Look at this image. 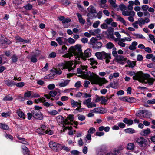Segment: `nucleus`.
<instances>
[{"mask_svg":"<svg viewBox=\"0 0 155 155\" xmlns=\"http://www.w3.org/2000/svg\"><path fill=\"white\" fill-rule=\"evenodd\" d=\"M77 71L78 74H81L82 78L89 80L93 84L101 86L108 82L105 78H101L94 73L88 72L86 66H81L80 68L77 69Z\"/></svg>","mask_w":155,"mask_h":155,"instance_id":"f257e3e1","label":"nucleus"},{"mask_svg":"<svg viewBox=\"0 0 155 155\" xmlns=\"http://www.w3.org/2000/svg\"><path fill=\"white\" fill-rule=\"evenodd\" d=\"M81 47V45H77L75 46H71L70 48V52L64 55L63 57L69 58L71 57L74 55L76 58L77 57L78 59L80 60V58L85 61L86 58L82 52Z\"/></svg>","mask_w":155,"mask_h":155,"instance_id":"f03ea898","label":"nucleus"},{"mask_svg":"<svg viewBox=\"0 0 155 155\" xmlns=\"http://www.w3.org/2000/svg\"><path fill=\"white\" fill-rule=\"evenodd\" d=\"M150 75L147 73H144L142 71L137 72L135 76L133 77L134 80H138L139 82L145 84L148 83L149 85H152L154 82L153 78H150Z\"/></svg>","mask_w":155,"mask_h":155,"instance_id":"7ed1b4c3","label":"nucleus"},{"mask_svg":"<svg viewBox=\"0 0 155 155\" xmlns=\"http://www.w3.org/2000/svg\"><path fill=\"white\" fill-rule=\"evenodd\" d=\"M76 65L74 61H69L65 64L62 63L59 64L58 65V68L55 69V72L57 74H61L62 72L61 70L65 68L68 69L69 71L73 72Z\"/></svg>","mask_w":155,"mask_h":155,"instance_id":"20e7f679","label":"nucleus"},{"mask_svg":"<svg viewBox=\"0 0 155 155\" xmlns=\"http://www.w3.org/2000/svg\"><path fill=\"white\" fill-rule=\"evenodd\" d=\"M95 55L98 59L101 60H105L107 63H108L111 59V54L107 53L104 51L97 52L95 53Z\"/></svg>","mask_w":155,"mask_h":155,"instance_id":"39448f33","label":"nucleus"},{"mask_svg":"<svg viewBox=\"0 0 155 155\" xmlns=\"http://www.w3.org/2000/svg\"><path fill=\"white\" fill-rule=\"evenodd\" d=\"M56 120L58 123L63 124L65 129H71V125L72 124L69 121H68L67 119L64 120L62 116H59L57 117Z\"/></svg>","mask_w":155,"mask_h":155,"instance_id":"423d86ee","label":"nucleus"},{"mask_svg":"<svg viewBox=\"0 0 155 155\" xmlns=\"http://www.w3.org/2000/svg\"><path fill=\"white\" fill-rule=\"evenodd\" d=\"M136 142L140 147H146L148 144L147 140L143 137H140L136 139Z\"/></svg>","mask_w":155,"mask_h":155,"instance_id":"0eeeda50","label":"nucleus"},{"mask_svg":"<svg viewBox=\"0 0 155 155\" xmlns=\"http://www.w3.org/2000/svg\"><path fill=\"white\" fill-rule=\"evenodd\" d=\"M115 59L117 62L122 65L128 61V60L127 58L124 57L122 55H119L117 56Z\"/></svg>","mask_w":155,"mask_h":155,"instance_id":"6e6552de","label":"nucleus"},{"mask_svg":"<svg viewBox=\"0 0 155 155\" xmlns=\"http://www.w3.org/2000/svg\"><path fill=\"white\" fill-rule=\"evenodd\" d=\"M33 117L35 119L39 120H42L43 118L42 114L40 112H38L36 110L33 111Z\"/></svg>","mask_w":155,"mask_h":155,"instance_id":"1a4fd4ad","label":"nucleus"},{"mask_svg":"<svg viewBox=\"0 0 155 155\" xmlns=\"http://www.w3.org/2000/svg\"><path fill=\"white\" fill-rule=\"evenodd\" d=\"M87 10L88 13L87 14H90L91 15L93 16L95 18L96 17L95 15L94 14L95 13H97V12L96 11V8L92 5H90L87 8Z\"/></svg>","mask_w":155,"mask_h":155,"instance_id":"9d476101","label":"nucleus"},{"mask_svg":"<svg viewBox=\"0 0 155 155\" xmlns=\"http://www.w3.org/2000/svg\"><path fill=\"white\" fill-rule=\"evenodd\" d=\"M36 131L39 134H44L45 133L51 135L53 134V132L50 130L49 129H48L47 130H43L42 129L38 128L37 129Z\"/></svg>","mask_w":155,"mask_h":155,"instance_id":"9b49d317","label":"nucleus"},{"mask_svg":"<svg viewBox=\"0 0 155 155\" xmlns=\"http://www.w3.org/2000/svg\"><path fill=\"white\" fill-rule=\"evenodd\" d=\"M50 147L52 149L56 151L59 148V144L53 141H51L49 143Z\"/></svg>","mask_w":155,"mask_h":155,"instance_id":"f8f14e48","label":"nucleus"},{"mask_svg":"<svg viewBox=\"0 0 155 155\" xmlns=\"http://www.w3.org/2000/svg\"><path fill=\"white\" fill-rule=\"evenodd\" d=\"M123 15L124 16H134L135 13L134 11H124L122 12Z\"/></svg>","mask_w":155,"mask_h":155,"instance_id":"ddd939ff","label":"nucleus"},{"mask_svg":"<svg viewBox=\"0 0 155 155\" xmlns=\"http://www.w3.org/2000/svg\"><path fill=\"white\" fill-rule=\"evenodd\" d=\"M63 81L59 83L58 84L60 87H64L68 85L69 83L70 80H63Z\"/></svg>","mask_w":155,"mask_h":155,"instance_id":"4468645a","label":"nucleus"},{"mask_svg":"<svg viewBox=\"0 0 155 155\" xmlns=\"http://www.w3.org/2000/svg\"><path fill=\"white\" fill-rule=\"evenodd\" d=\"M122 100L125 102H133L134 101L135 99L133 97L127 96L123 98Z\"/></svg>","mask_w":155,"mask_h":155,"instance_id":"2eb2a0df","label":"nucleus"},{"mask_svg":"<svg viewBox=\"0 0 155 155\" xmlns=\"http://www.w3.org/2000/svg\"><path fill=\"white\" fill-rule=\"evenodd\" d=\"M16 113L20 117L23 119H25V118L26 116L25 114L20 109L17 110H16Z\"/></svg>","mask_w":155,"mask_h":155,"instance_id":"dca6fc26","label":"nucleus"},{"mask_svg":"<svg viewBox=\"0 0 155 155\" xmlns=\"http://www.w3.org/2000/svg\"><path fill=\"white\" fill-rule=\"evenodd\" d=\"M76 15L78 17V19L79 22L82 25L84 24L85 23V20L82 17V15L79 13H76Z\"/></svg>","mask_w":155,"mask_h":155,"instance_id":"f3484780","label":"nucleus"},{"mask_svg":"<svg viewBox=\"0 0 155 155\" xmlns=\"http://www.w3.org/2000/svg\"><path fill=\"white\" fill-rule=\"evenodd\" d=\"M89 32L91 34V35L95 36L101 32V30L99 28L93 30H91L89 31Z\"/></svg>","mask_w":155,"mask_h":155,"instance_id":"a211bd4d","label":"nucleus"},{"mask_svg":"<svg viewBox=\"0 0 155 155\" xmlns=\"http://www.w3.org/2000/svg\"><path fill=\"white\" fill-rule=\"evenodd\" d=\"M71 103L72 106L74 108L80 106L81 105V103L78 102L73 99L71 100Z\"/></svg>","mask_w":155,"mask_h":155,"instance_id":"6ab92c4d","label":"nucleus"},{"mask_svg":"<svg viewBox=\"0 0 155 155\" xmlns=\"http://www.w3.org/2000/svg\"><path fill=\"white\" fill-rule=\"evenodd\" d=\"M103 109L101 108H95L92 110L90 111V112L94 113H103Z\"/></svg>","mask_w":155,"mask_h":155,"instance_id":"aec40b11","label":"nucleus"},{"mask_svg":"<svg viewBox=\"0 0 155 155\" xmlns=\"http://www.w3.org/2000/svg\"><path fill=\"white\" fill-rule=\"evenodd\" d=\"M110 128L109 126L104 127L102 126L98 128V130L100 131H102L104 130L105 132H107L109 131Z\"/></svg>","mask_w":155,"mask_h":155,"instance_id":"412c9836","label":"nucleus"},{"mask_svg":"<svg viewBox=\"0 0 155 155\" xmlns=\"http://www.w3.org/2000/svg\"><path fill=\"white\" fill-rule=\"evenodd\" d=\"M123 122L128 125H132L133 123V121L131 119H128L127 118H124L123 120Z\"/></svg>","mask_w":155,"mask_h":155,"instance_id":"4be33fe9","label":"nucleus"},{"mask_svg":"<svg viewBox=\"0 0 155 155\" xmlns=\"http://www.w3.org/2000/svg\"><path fill=\"white\" fill-rule=\"evenodd\" d=\"M91 134H87L84 140L85 143H89L91 140Z\"/></svg>","mask_w":155,"mask_h":155,"instance_id":"5701e85b","label":"nucleus"},{"mask_svg":"<svg viewBox=\"0 0 155 155\" xmlns=\"http://www.w3.org/2000/svg\"><path fill=\"white\" fill-rule=\"evenodd\" d=\"M126 147L129 150H133L135 147V145L133 143H130L127 144Z\"/></svg>","mask_w":155,"mask_h":155,"instance_id":"b1692460","label":"nucleus"},{"mask_svg":"<svg viewBox=\"0 0 155 155\" xmlns=\"http://www.w3.org/2000/svg\"><path fill=\"white\" fill-rule=\"evenodd\" d=\"M5 83L6 85L8 86H12L15 84V83H14L13 81L10 80L8 79L5 80Z\"/></svg>","mask_w":155,"mask_h":155,"instance_id":"393cba45","label":"nucleus"},{"mask_svg":"<svg viewBox=\"0 0 155 155\" xmlns=\"http://www.w3.org/2000/svg\"><path fill=\"white\" fill-rule=\"evenodd\" d=\"M91 51L90 49L88 48L84 51V56L86 59V58L89 57L91 55Z\"/></svg>","mask_w":155,"mask_h":155,"instance_id":"a878e982","label":"nucleus"},{"mask_svg":"<svg viewBox=\"0 0 155 155\" xmlns=\"http://www.w3.org/2000/svg\"><path fill=\"white\" fill-rule=\"evenodd\" d=\"M107 2L106 0H100V6L103 8L106 9L108 8L106 4Z\"/></svg>","mask_w":155,"mask_h":155,"instance_id":"bb28decb","label":"nucleus"},{"mask_svg":"<svg viewBox=\"0 0 155 155\" xmlns=\"http://www.w3.org/2000/svg\"><path fill=\"white\" fill-rule=\"evenodd\" d=\"M15 38L18 41L22 42L24 44L25 43H28L29 42V40L23 39L19 36L16 37H15Z\"/></svg>","mask_w":155,"mask_h":155,"instance_id":"cd10ccee","label":"nucleus"},{"mask_svg":"<svg viewBox=\"0 0 155 155\" xmlns=\"http://www.w3.org/2000/svg\"><path fill=\"white\" fill-rule=\"evenodd\" d=\"M0 43L3 45V44H6L8 45L11 43V42L7 38L5 39H2L0 40Z\"/></svg>","mask_w":155,"mask_h":155,"instance_id":"c85d7f7f","label":"nucleus"},{"mask_svg":"<svg viewBox=\"0 0 155 155\" xmlns=\"http://www.w3.org/2000/svg\"><path fill=\"white\" fill-rule=\"evenodd\" d=\"M106 47L107 49H110L114 48V45L111 42H109L106 44Z\"/></svg>","mask_w":155,"mask_h":155,"instance_id":"c756f323","label":"nucleus"},{"mask_svg":"<svg viewBox=\"0 0 155 155\" xmlns=\"http://www.w3.org/2000/svg\"><path fill=\"white\" fill-rule=\"evenodd\" d=\"M124 131L126 133L132 134L135 133V131L132 128H129L124 130Z\"/></svg>","mask_w":155,"mask_h":155,"instance_id":"7c9ffc66","label":"nucleus"},{"mask_svg":"<svg viewBox=\"0 0 155 155\" xmlns=\"http://www.w3.org/2000/svg\"><path fill=\"white\" fill-rule=\"evenodd\" d=\"M140 26L142 27L143 25L145 23L144 19L143 18H140L137 20Z\"/></svg>","mask_w":155,"mask_h":155,"instance_id":"2f4dec72","label":"nucleus"},{"mask_svg":"<svg viewBox=\"0 0 155 155\" xmlns=\"http://www.w3.org/2000/svg\"><path fill=\"white\" fill-rule=\"evenodd\" d=\"M64 39L63 37H60L57 38L56 41L60 45H61L63 44V40Z\"/></svg>","mask_w":155,"mask_h":155,"instance_id":"473e14b6","label":"nucleus"},{"mask_svg":"<svg viewBox=\"0 0 155 155\" xmlns=\"http://www.w3.org/2000/svg\"><path fill=\"white\" fill-rule=\"evenodd\" d=\"M117 21H119L123 23L124 25L125 26L127 25L125 21L122 17L120 16H118L117 17Z\"/></svg>","mask_w":155,"mask_h":155,"instance_id":"72a5a7b5","label":"nucleus"},{"mask_svg":"<svg viewBox=\"0 0 155 155\" xmlns=\"http://www.w3.org/2000/svg\"><path fill=\"white\" fill-rule=\"evenodd\" d=\"M132 35L137 38L143 39L145 38L141 34L133 33Z\"/></svg>","mask_w":155,"mask_h":155,"instance_id":"f704fd0d","label":"nucleus"},{"mask_svg":"<svg viewBox=\"0 0 155 155\" xmlns=\"http://www.w3.org/2000/svg\"><path fill=\"white\" fill-rule=\"evenodd\" d=\"M150 132V130L149 128H147L146 130H144L143 131L141 132V134L143 135L146 136Z\"/></svg>","mask_w":155,"mask_h":155,"instance_id":"c9c22d12","label":"nucleus"},{"mask_svg":"<svg viewBox=\"0 0 155 155\" xmlns=\"http://www.w3.org/2000/svg\"><path fill=\"white\" fill-rule=\"evenodd\" d=\"M0 128L5 130H7L9 127L6 124L0 123Z\"/></svg>","mask_w":155,"mask_h":155,"instance_id":"e433bc0d","label":"nucleus"},{"mask_svg":"<svg viewBox=\"0 0 155 155\" xmlns=\"http://www.w3.org/2000/svg\"><path fill=\"white\" fill-rule=\"evenodd\" d=\"M143 116L147 118H149L150 117L151 114L147 110H143L142 111Z\"/></svg>","mask_w":155,"mask_h":155,"instance_id":"4c0bfd02","label":"nucleus"},{"mask_svg":"<svg viewBox=\"0 0 155 155\" xmlns=\"http://www.w3.org/2000/svg\"><path fill=\"white\" fill-rule=\"evenodd\" d=\"M128 64V66L129 67L133 68L136 65V62L130 61L128 60L127 62Z\"/></svg>","mask_w":155,"mask_h":155,"instance_id":"58836bf2","label":"nucleus"},{"mask_svg":"<svg viewBox=\"0 0 155 155\" xmlns=\"http://www.w3.org/2000/svg\"><path fill=\"white\" fill-rule=\"evenodd\" d=\"M23 8L25 9L26 10H31L32 8V6L31 4L28 3L26 5L24 6L23 7Z\"/></svg>","mask_w":155,"mask_h":155,"instance_id":"ea45409f","label":"nucleus"},{"mask_svg":"<svg viewBox=\"0 0 155 155\" xmlns=\"http://www.w3.org/2000/svg\"><path fill=\"white\" fill-rule=\"evenodd\" d=\"M32 94V93L31 91H28L25 93L24 96L26 99L27 97H29L31 96V97Z\"/></svg>","mask_w":155,"mask_h":155,"instance_id":"a19ab883","label":"nucleus"},{"mask_svg":"<svg viewBox=\"0 0 155 155\" xmlns=\"http://www.w3.org/2000/svg\"><path fill=\"white\" fill-rule=\"evenodd\" d=\"M92 100L91 98H88V99L85 100L83 102V104L85 105L86 106L89 104Z\"/></svg>","mask_w":155,"mask_h":155,"instance_id":"79ce46f5","label":"nucleus"},{"mask_svg":"<svg viewBox=\"0 0 155 155\" xmlns=\"http://www.w3.org/2000/svg\"><path fill=\"white\" fill-rule=\"evenodd\" d=\"M101 103L102 104H105L107 101V99L105 97L101 96Z\"/></svg>","mask_w":155,"mask_h":155,"instance_id":"37998d69","label":"nucleus"},{"mask_svg":"<svg viewBox=\"0 0 155 155\" xmlns=\"http://www.w3.org/2000/svg\"><path fill=\"white\" fill-rule=\"evenodd\" d=\"M87 22L88 23H89L90 24H91V23L90 22V19H92L93 18H95L93 16H91L89 14H87Z\"/></svg>","mask_w":155,"mask_h":155,"instance_id":"c03bdc74","label":"nucleus"},{"mask_svg":"<svg viewBox=\"0 0 155 155\" xmlns=\"http://www.w3.org/2000/svg\"><path fill=\"white\" fill-rule=\"evenodd\" d=\"M89 61L90 62V64L93 65L94 64L97 65V61L93 58H91L90 59H88Z\"/></svg>","mask_w":155,"mask_h":155,"instance_id":"a18cd8bd","label":"nucleus"},{"mask_svg":"<svg viewBox=\"0 0 155 155\" xmlns=\"http://www.w3.org/2000/svg\"><path fill=\"white\" fill-rule=\"evenodd\" d=\"M110 5L114 7H116L117 5L116 4V0H108Z\"/></svg>","mask_w":155,"mask_h":155,"instance_id":"49530a36","label":"nucleus"},{"mask_svg":"<svg viewBox=\"0 0 155 155\" xmlns=\"http://www.w3.org/2000/svg\"><path fill=\"white\" fill-rule=\"evenodd\" d=\"M48 114L51 115H55L58 114V111L55 110H52L51 111H48Z\"/></svg>","mask_w":155,"mask_h":155,"instance_id":"de8ad7c7","label":"nucleus"},{"mask_svg":"<svg viewBox=\"0 0 155 155\" xmlns=\"http://www.w3.org/2000/svg\"><path fill=\"white\" fill-rule=\"evenodd\" d=\"M96 130V129L94 128L91 127L90 128L88 131L87 133L88 134H93L95 132Z\"/></svg>","mask_w":155,"mask_h":155,"instance_id":"09e8293b","label":"nucleus"},{"mask_svg":"<svg viewBox=\"0 0 155 155\" xmlns=\"http://www.w3.org/2000/svg\"><path fill=\"white\" fill-rule=\"evenodd\" d=\"M96 104L93 102H90L87 106L88 108H91L96 107Z\"/></svg>","mask_w":155,"mask_h":155,"instance_id":"8fccbe9b","label":"nucleus"},{"mask_svg":"<svg viewBox=\"0 0 155 155\" xmlns=\"http://www.w3.org/2000/svg\"><path fill=\"white\" fill-rule=\"evenodd\" d=\"M117 43L119 46L122 47H124L126 46V44L124 41H122V40H121V39H120L119 42H118Z\"/></svg>","mask_w":155,"mask_h":155,"instance_id":"3c124183","label":"nucleus"},{"mask_svg":"<svg viewBox=\"0 0 155 155\" xmlns=\"http://www.w3.org/2000/svg\"><path fill=\"white\" fill-rule=\"evenodd\" d=\"M113 51H112V54L113 56L115 57V58L117 56H118L117 54V52L116 51V48L114 47L113 48Z\"/></svg>","mask_w":155,"mask_h":155,"instance_id":"603ef678","label":"nucleus"},{"mask_svg":"<svg viewBox=\"0 0 155 155\" xmlns=\"http://www.w3.org/2000/svg\"><path fill=\"white\" fill-rule=\"evenodd\" d=\"M91 97V95L90 94H87L86 93H83L82 97L84 98H90Z\"/></svg>","mask_w":155,"mask_h":155,"instance_id":"864d4df0","label":"nucleus"},{"mask_svg":"<svg viewBox=\"0 0 155 155\" xmlns=\"http://www.w3.org/2000/svg\"><path fill=\"white\" fill-rule=\"evenodd\" d=\"M84 110V109L82 108H81V106L79 107H78L77 108L75 109L74 110L75 112H76V113H78V112H81L82 111Z\"/></svg>","mask_w":155,"mask_h":155,"instance_id":"5fc2aeb1","label":"nucleus"},{"mask_svg":"<svg viewBox=\"0 0 155 155\" xmlns=\"http://www.w3.org/2000/svg\"><path fill=\"white\" fill-rule=\"evenodd\" d=\"M85 116L83 115H79L78 116V119L81 121H83L85 119Z\"/></svg>","mask_w":155,"mask_h":155,"instance_id":"6e6d98bb","label":"nucleus"},{"mask_svg":"<svg viewBox=\"0 0 155 155\" xmlns=\"http://www.w3.org/2000/svg\"><path fill=\"white\" fill-rule=\"evenodd\" d=\"M57 92L54 90H53L50 92L49 95L52 97H55L57 94Z\"/></svg>","mask_w":155,"mask_h":155,"instance_id":"4d7b16f0","label":"nucleus"},{"mask_svg":"<svg viewBox=\"0 0 155 155\" xmlns=\"http://www.w3.org/2000/svg\"><path fill=\"white\" fill-rule=\"evenodd\" d=\"M74 86L76 88H79L82 87V86L81 84V81H78L75 83Z\"/></svg>","mask_w":155,"mask_h":155,"instance_id":"13d9d810","label":"nucleus"},{"mask_svg":"<svg viewBox=\"0 0 155 155\" xmlns=\"http://www.w3.org/2000/svg\"><path fill=\"white\" fill-rule=\"evenodd\" d=\"M138 25H139V23L137 21H135L132 24V25L134 28L136 29H137L138 28Z\"/></svg>","mask_w":155,"mask_h":155,"instance_id":"bf43d9fd","label":"nucleus"},{"mask_svg":"<svg viewBox=\"0 0 155 155\" xmlns=\"http://www.w3.org/2000/svg\"><path fill=\"white\" fill-rule=\"evenodd\" d=\"M31 61L32 62H36L37 61V60L36 56L34 55L31 56L30 58Z\"/></svg>","mask_w":155,"mask_h":155,"instance_id":"052dcab7","label":"nucleus"},{"mask_svg":"<svg viewBox=\"0 0 155 155\" xmlns=\"http://www.w3.org/2000/svg\"><path fill=\"white\" fill-rule=\"evenodd\" d=\"M121 40H122V41L125 42L126 41H131V39L129 37H125L123 38H120Z\"/></svg>","mask_w":155,"mask_h":155,"instance_id":"680f3d73","label":"nucleus"},{"mask_svg":"<svg viewBox=\"0 0 155 155\" xmlns=\"http://www.w3.org/2000/svg\"><path fill=\"white\" fill-rule=\"evenodd\" d=\"M11 114L10 112H3L1 113V116L3 117H6L10 116Z\"/></svg>","mask_w":155,"mask_h":155,"instance_id":"e2e57ef3","label":"nucleus"},{"mask_svg":"<svg viewBox=\"0 0 155 155\" xmlns=\"http://www.w3.org/2000/svg\"><path fill=\"white\" fill-rule=\"evenodd\" d=\"M100 22L99 21H97L93 24V27L94 28H97L98 27Z\"/></svg>","mask_w":155,"mask_h":155,"instance_id":"0e129e2a","label":"nucleus"},{"mask_svg":"<svg viewBox=\"0 0 155 155\" xmlns=\"http://www.w3.org/2000/svg\"><path fill=\"white\" fill-rule=\"evenodd\" d=\"M12 97L10 96H7L3 98V100L5 101H9L12 100Z\"/></svg>","mask_w":155,"mask_h":155,"instance_id":"69168bd1","label":"nucleus"},{"mask_svg":"<svg viewBox=\"0 0 155 155\" xmlns=\"http://www.w3.org/2000/svg\"><path fill=\"white\" fill-rule=\"evenodd\" d=\"M113 20L112 18H107L105 20V22L107 24L109 25L111 23Z\"/></svg>","mask_w":155,"mask_h":155,"instance_id":"338daca9","label":"nucleus"},{"mask_svg":"<svg viewBox=\"0 0 155 155\" xmlns=\"http://www.w3.org/2000/svg\"><path fill=\"white\" fill-rule=\"evenodd\" d=\"M68 41L71 44H74L75 42V40L71 37L69 38H68Z\"/></svg>","mask_w":155,"mask_h":155,"instance_id":"774afa93","label":"nucleus"}]
</instances>
